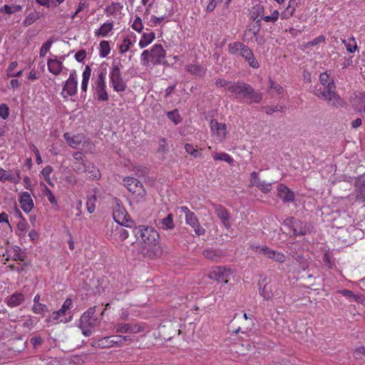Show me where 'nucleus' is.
<instances>
[{"mask_svg": "<svg viewBox=\"0 0 365 365\" xmlns=\"http://www.w3.org/2000/svg\"><path fill=\"white\" fill-rule=\"evenodd\" d=\"M185 149L186 150V152L189 154H190L191 155H192L193 157L195 158H197V157H200L201 155V153H199L196 149L194 147L193 145L192 144H190V143H186L185 145Z\"/></svg>", "mask_w": 365, "mask_h": 365, "instance_id": "obj_53", "label": "nucleus"}, {"mask_svg": "<svg viewBox=\"0 0 365 365\" xmlns=\"http://www.w3.org/2000/svg\"><path fill=\"white\" fill-rule=\"evenodd\" d=\"M112 325L116 333L138 334L144 331V327L138 323L113 322Z\"/></svg>", "mask_w": 365, "mask_h": 365, "instance_id": "obj_12", "label": "nucleus"}, {"mask_svg": "<svg viewBox=\"0 0 365 365\" xmlns=\"http://www.w3.org/2000/svg\"><path fill=\"white\" fill-rule=\"evenodd\" d=\"M155 38V34L153 31L143 33L138 43L140 48H144L150 45Z\"/></svg>", "mask_w": 365, "mask_h": 365, "instance_id": "obj_32", "label": "nucleus"}, {"mask_svg": "<svg viewBox=\"0 0 365 365\" xmlns=\"http://www.w3.org/2000/svg\"><path fill=\"white\" fill-rule=\"evenodd\" d=\"M279 13L277 10H274L270 16H262L261 19H255L257 23L259 22L261 20H264L266 22H276L279 19Z\"/></svg>", "mask_w": 365, "mask_h": 365, "instance_id": "obj_43", "label": "nucleus"}, {"mask_svg": "<svg viewBox=\"0 0 365 365\" xmlns=\"http://www.w3.org/2000/svg\"><path fill=\"white\" fill-rule=\"evenodd\" d=\"M166 51L160 43L153 45L151 48L144 50L140 55V64L144 66H154L165 63Z\"/></svg>", "mask_w": 365, "mask_h": 365, "instance_id": "obj_4", "label": "nucleus"}, {"mask_svg": "<svg viewBox=\"0 0 365 365\" xmlns=\"http://www.w3.org/2000/svg\"><path fill=\"white\" fill-rule=\"evenodd\" d=\"M113 23H104L98 29L95 31V34L98 36H107L113 30Z\"/></svg>", "mask_w": 365, "mask_h": 365, "instance_id": "obj_34", "label": "nucleus"}, {"mask_svg": "<svg viewBox=\"0 0 365 365\" xmlns=\"http://www.w3.org/2000/svg\"><path fill=\"white\" fill-rule=\"evenodd\" d=\"M14 259L15 260H16V259L23 260V256H22V254L21 253V249L19 247H16L15 248H14Z\"/></svg>", "mask_w": 365, "mask_h": 365, "instance_id": "obj_64", "label": "nucleus"}, {"mask_svg": "<svg viewBox=\"0 0 365 365\" xmlns=\"http://www.w3.org/2000/svg\"><path fill=\"white\" fill-rule=\"evenodd\" d=\"M131 340V337L127 335H115L111 336V341L113 346L116 345L118 346H121L125 341Z\"/></svg>", "mask_w": 365, "mask_h": 365, "instance_id": "obj_36", "label": "nucleus"}, {"mask_svg": "<svg viewBox=\"0 0 365 365\" xmlns=\"http://www.w3.org/2000/svg\"><path fill=\"white\" fill-rule=\"evenodd\" d=\"M53 172V168L51 165L46 166L41 171V174L43 176L45 180L49 184L52 185L53 183L51 181L50 179V175Z\"/></svg>", "mask_w": 365, "mask_h": 365, "instance_id": "obj_51", "label": "nucleus"}, {"mask_svg": "<svg viewBox=\"0 0 365 365\" xmlns=\"http://www.w3.org/2000/svg\"><path fill=\"white\" fill-rule=\"evenodd\" d=\"M324 41H325V37L324 36H319L317 38H316L313 39L312 41H311L310 42H309L308 44L309 46H314L317 45L319 43H322Z\"/></svg>", "mask_w": 365, "mask_h": 365, "instance_id": "obj_63", "label": "nucleus"}, {"mask_svg": "<svg viewBox=\"0 0 365 365\" xmlns=\"http://www.w3.org/2000/svg\"><path fill=\"white\" fill-rule=\"evenodd\" d=\"M230 275V272L226 267H217L210 273L209 277L218 282L227 283Z\"/></svg>", "mask_w": 365, "mask_h": 365, "instance_id": "obj_18", "label": "nucleus"}, {"mask_svg": "<svg viewBox=\"0 0 365 365\" xmlns=\"http://www.w3.org/2000/svg\"><path fill=\"white\" fill-rule=\"evenodd\" d=\"M164 19V16L157 17L155 16H152L150 18V26H155L159 24Z\"/></svg>", "mask_w": 365, "mask_h": 365, "instance_id": "obj_61", "label": "nucleus"}, {"mask_svg": "<svg viewBox=\"0 0 365 365\" xmlns=\"http://www.w3.org/2000/svg\"><path fill=\"white\" fill-rule=\"evenodd\" d=\"M339 292L344 296L345 297L348 298L350 302H360L361 301V297L359 295H356L349 289H342L339 291Z\"/></svg>", "mask_w": 365, "mask_h": 365, "instance_id": "obj_40", "label": "nucleus"}, {"mask_svg": "<svg viewBox=\"0 0 365 365\" xmlns=\"http://www.w3.org/2000/svg\"><path fill=\"white\" fill-rule=\"evenodd\" d=\"M86 173L90 174V178L93 179H98L101 177L99 170L91 163V166L88 168Z\"/></svg>", "mask_w": 365, "mask_h": 365, "instance_id": "obj_47", "label": "nucleus"}, {"mask_svg": "<svg viewBox=\"0 0 365 365\" xmlns=\"http://www.w3.org/2000/svg\"><path fill=\"white\" fill-rule=\"evenodd\" d=\"M96 307H90L85 312L80 319L79 327L84 336H88L91 334L93 329L98 324V318L94 314Z\"/></svg>", "mask_w": 365, "mask_h": 365, "instance_id": "obj_6", "label": "nucleus"}, {"mask_svg": "<svg viewBox=\"0 0 365 365\" xmlns=\"http://www.w3.org/2000/svg\"><path fill=\"white\" fill-rule=\"evenodd\" d=\"M110 81L112 87L116 92H123L125 90L127 86L123 81L121 71L118 65H113L110 72Z\"/></svg>", "mask_w": 365, "mask_h": 365, "instance_id": "obj_11", "label": "nucleus"}, {"mask_svg": "<svg viewBox=\"0 0 365 365\" xmlns=\"http://www.w3.org/2000/svg\"><path fill=\"white\" fill-rule=\"evenodd\" d=\"M110 52V43L108 41H102L100 43V56L106 57Z\"/></svg>", "mask_w": 365, "mask_h": 365, "instance_id": "obj_45", "label": "nucleus"}, {"mask_svg": "<svg viewBox=\"0 0 365 365\" xmlns=\"http://www.w3.org/2000/svg\"><path fill=\"white\" fill-rule=\"evenodd\" d=\"M132 28L137 32L140 33L143 29V24L141 19L139 16H136L132 24Z\"/></svg>", "mask_w": 365, "mask_h": 365, "instance_id": "obj_54", "label": "nucleus"}, {"mask_svg": "<svg viewBox=\"0 0 365 365\" xmlns=\"http://www.w3.org/2000/svg\"><path fill=\"white\" fill-rule=\"evenodd\" d=\"M167 116L175 125L178 124L180 122V120H181L180 115L178 111L176 110L168 112Z\"/></svg>", "mask_w": 365, "mask_h": 365, "instance_id": "obj_52", "label": "nucleus"}, {"mask_svg": "<svg viewBox=\"0 0 365 365\" xmlns=\"http://www.w3.org/2000/svg\"><path fill=\"white\" fill-rule=\"evenodd\" d=\"M21 180L20 176V170L19 169H16L14 170V173L11 171H6L4 170L2 168H0V181L2 182H5L6 181H9L13 182L14 184H18Z\"/></svg>", "mask_w": 365, "mask_h": 365, "instance_id": "obj_19", "label": "nucleus"}, {"mask_svg": "<svg viewBox=\"0 0 365 365\" xmlns=\"http://www.w3.org/2000/svg\"><path fill=\"white\" fill-rule=\"evenodd\" d=\"M284 225L290 227L292 230L294 235H304L306 234L307 230L305 227L302 228L300 226L302 222L294 217H288L284 221Z\"/></svg>", "mask_w": 365, "mask_h": 365, "instance_id": "obj_20", "label": "nucleus"}, {"mask_svg": "<svg viewBox=\"0 0 365 365\" xmlns=\"http://www.w3.org/2000/svg\"><path fill=\"white\" fill-rule=\"evenodd\" d=\"M213 207H214L215 214L220 219V220L222 221L224 226L226 227L227 228H229L230 226V217L228 213V211L225 207H223L222 205H214Z\"/></svg>", "mask_w": 365, "mask_h": 365, "instance_id": "obj_26", "label": "nucleus"}, {"mask_svg": "<svg viewBox=\"0 0 365 365\" xmlns=\"http://www.w3.org/2000/svg\"><path fill=\"white\" fill-rule=\"evenodd\" d=\"M53 43V41L52 39H49L42 45L39 52L40 57H44L46 55V53L50 50Z\"/></svg>", "mask_w": 365, "mask_h": 365, "instance_id": "obj_48", "label": "nucleus"}, {"mask_svg": "<svg viewBox=\"0 0 365 365\" xmlns=\"http://www.w3.org/2000/svg\"><path fill=\"white\" fill-rule=\"evenodd\" d=\"M158 150L163 153H165L168 151V143L165 138H161L160 140Z\"/></svg>", "mask_w": 365, "mask_h": 365, "instance_id": "obj_59", "label": "nucleus"}, {"mask_svg": "<svg viewBox=\"0 0 365 365\" xmlns=\"http://www.w3.org/2000/svg\"><path fill=\"white\" fill-rule=\"evenodd\" d=\"M41 18V14L38 11H33L29 13L23 21V25L25 27H28L33 24L35 21Z\"/></svg>", "mask_w": 365, "mask_h": 365, "instance_id": "obj_35", "label": "nucleus"}, {"mask_svg": "<svg viewBox=\"0 0 365 365\" xmlns=\"http://www.w3.org/2000/svg\"><path fill=\"white\" fill-rule=\"evenodd\" d=\"M278 197L284 202H293L294 200V194L289 188L283 184L277 187Z\"/></svg>", "mask_w": 365, "mask_h": 365, "instance_id": "obj_25", "label": "nucleus"}, {"mask_svg": "<svg viewBox=\"0 0 365 365\" xmlns=\"http://www.w3.org/2000/svg\"><path fill=\"white\" fill-rule=\"evenodd\" d=\"M9 115V107L4 103L0 104V116L3 119L5 120V119L8 118Z\"/></svg>", "mask_w": 365, "mask_h": 365, "instance_id": "obj_56", "label": "nucleus"}, {"mask_svg": "<svg viewBox=\"0 0 365 365\" xmlns=\"http://www.w3.org/2000/svg\"><path fill=\"white\" fill-rule=\"evenodd\" d=\"M26 299V295L24 293V290L23 289L21 292H16L12 294L6 299L5 302L8 307L14 308L24 303Z\"/></svg>", "mask_w": 365, "mask_h": 365, "instance_id": "obj_23", "label": "nucleus"}, {"mask_svg": "<svg viewBox=\"0 0 365 365\" xmlns=\"http://www.w3.org/2000/svg\"><path fill=\"white\" fill-rule=\"evenodd\" d=\"M259 294L266 300L271 299L274 295V286L270 281L267 282V279H263L259 283Z\"/></svg>", "mask_w": 365, "mask_h": 365, "instance_id": "obj_24", "label": "nucleus"}, {"mask_svg": "<svg viewBox=\"0 0 365 365\" xmlns=\"http://www.w3.org/2000/svg\"><path fill=\"white\" fill-rule=\"evenodd\" d=\"M78 87V78L76 71H72L68 78L66 81L62 90V96L64 98L73 96L76 94Z\"/></svg>", "mask_w": 365, "mask_h": 365, "instance_id": "obj_13", "label": "nucleus"}, {"mask_svg": "<svg viewBox=\"0 0 365 365\" xmlns=\"http://www.w3.org/2000/svg\"><path fill=\"white\" fill-rule=\"evenodd\" d=\"M133 233L138 240L144 245L142 249L143 254L151 256L158 245V232L151 227L140 225L133 229Z\"/></svg>", "mask_w": 365, "mask_h": 365, "instance_id": "obj_2", "label": "nucleus"}, {"mask_svg": "<svg viewBox=\"0 0 365 365\" xmlns=\"http://www.w3.org/2000/svg\"><path fill=\"white\" fill-rule=\"evenodd\" d=\"M228 51L233 55L244 58L254 68L259 67V63L255 59L250 48L242 42L235 41L230 43L227 46Z\"/></svg>", "mask_w": 365, "mask_h": 365, "instance_id": "obj_5", "label": "nucleus"}, {"mask_svg": "<svg viewBox=\"0 0 365 365\" xmlns=\"http://www.w3.org/2000/svg\"><path fill=\"white\" fill-rule=\"evenodd\" d=\"M86 56L85 50H80L75 54V58L78 62H82Z\"/></svg>", "mask_w": 365, "mask_h": 365, "instance_id": "obj_60", "label": "nucleus"}, {"mask_svg": "<svg viewBox=\"0 0 365 365\" xmlns=\"http://www.w3.org/2000/svg\"><path fill=\"white\" fill-rule=\"evenodd\" d=\"M228 91L232 93L235 98H245L250 103H259L262 99L261 93L256 91L251 86L244 82H232L228 87Z\"/></svg>", "mask_w": 365, "mask_h": 365, "instance_id": "obj_3", "label": "nucleus"}, {"mask_svg": "<svg viewBox=\"0 0 365 365\" xmlns=\"http://www.w3.org/2000/svg\"><path fill=\"white\" fill-rule=\"evenodd\" d=\"M71 166L75 173L82 174L86 173L88 168L91 166V162L83 153L75 152L73 154Z\"/></svg>", "mask_w": 365, "mask_h": 365, "instance_id": "obj_10", "label": "nucleus"}, {"mask_svg": "<svg viewBox=\"0 0 365 365\" xmlns=\"http://www.w3.org/2000/svg\"><path fill=\"white\" fill-rule=\"evenodd\" d=\"M106 69H98L97 71V77L94 79L92 85L95 96L101 101H106L108 99V95L106 90Z\"/></svg>", "mask_w": 365, "mask_h": 365, "instance_id": "obj_7", "label": "nucleus"}, {"mask_svg": "<svg viewBox=\"0 0 365 365\" xmlns=\"http://www.w3.org/2000/svg\"><path fill=\"white\" fill-rule=\"evenodd\" d=\"M31 150L36 155L37 164H38V165L41 164L43 161H42V159H41V157L40 155V152L38 150V148L34 145H33L31 146Z\"/></svg>", "mask_w": 365, "mask_h": 365, "instance_id": "obj_62", "label": "nucleus"}, {"mask_svg": "<svg viewBox=\"0 0 365 365\" xmlns=\"http://www.w3.org/2000/svg\"><path fill=\"white\" fill-rule=\"evenodd\" d=\"M158 226L160 229L162 230H171L175 227V224L173 222V215L172 214L168 215L167 217L159 219L158 222Z\"/></svg>", "mask_w": 365, "mask_h": 365, "instance_id": "obj_31", "label": "nucleus"}, {"mask_svg": "<svg viewBox=\"0 0 365 365\" xmlns=\"http://www.w3.org/2000/svg\"><path fill=\"white\" fill-rule=\"evenodd\" d=\"M19 202L22 210L25 212H29L34 207L33 200L28 192H24L21 194Z\"/></svg>", "mask_w": 365, "mask_h": 365, "instance_id": "obj_27", "label": "nucleus"}, {"mask_svg": "<svg viewBox=\"0 0 365 365\" xmlns=\"http://www.w3.org/2000/svg\"><path fill=\"white\" fill-rule=\"evenodd\" d=\"M22 7L23 6L21 5H4L1 8V11L2 13H5L10 15L21 11L22 9Z\"/></svg>", "mask_w": 365, "mask_h": 365, "instance_id": "obj_41", "label": "nucleus"}, {"mask_svg": "<svg viewBox=\"0 0 365 365\" xmlns=\"http://www.w3.org/2000/svg\"><path fill=\"white\" fill-rule=\"evenodd\" d=\"M72 300L70 298H67L58 311L52 312L49 317V321L54 323L66 322L67 320H63L61 318L66 316V312L72 307Z\"/></svg>", "mask_w": 365, "mask_h": 365, "instance_id": "obj_16", "label": "nucleus"}, {"mask_svg": "<svg viewBox=\"0 0 365 365\" xmlns=\"http://www.w3.org/2000/svg\"><path fill=\"white\" fill-rule=\"evenodd\" d=\"M91 345L95 348L106 349L113 346L111 336H105L100 339H93Z\"/></svg>", "mask_w": 365, "mask_h": 365, "instance_id": "obj_29", "label": "nucleus"}, {"mask_svg": "<svg viewBox=\"0 0 365 365\" xmlns=\"http://www.w3.org/2000/svg\"><path fill=\"white\" fill-rule=\"evenodd\" d=\"M41 185L43 187V195L46 197L49 202L53 205H57V200L51 190L43 183Z\"/></svg>", "mask_w": 365, "mask_h": 365, "instance_id": "obj_37", "label": "nucleus"}, {"mask_svg": "<svg viewBox=\"0 0 365 365\" xmlns=\"http://www.w3.org/2000/svg\"><path fill=\"white\" fill-rule=\"evenodd\" d=\"M131 45V40L128 37L125 38L123 42L119 46V50L120 53H124L127 52L130 49Z\"/></svg>", "mask_w": 365, "mask_h": 365, "instance_id": "obj_49", "label": "nucleus"}, {"mask_svg": "<svg viewBox=\"0 0 365 365\" xmlns=\"http://www.w3.org/2000/svg\"><path fill=\"white\" fill-rule=\"evenodd\" d=\"M250 249L253 252L263 255L275 262H284L286 261V256L283 253L273 250L266 245H259L252 243L250 245Z\"/></svg>", "mask_w": 365, "mask_h": 365, "instance_id": "obj_9", "label": "nucleus"}, {"mask_svg": "<svg viewBox=\"0 0 365 365\" xmlns=\"http://www.w3.org/2000/svg\"><path fill=\"white\" fill-rule=\"evenodd\" d=\"M343 43L346 50L350 52H354L357 48L356 41L354 38H349L347 40H344Z\"/></svg>", "mask_w": 365, "mask_h": 365, "instance_id": "obj_44", "label": "nucleus"}, {"mask_svg": "<svg viewBox=\"0 0 365 365\" xmlns=\"http://www.w3.org/2000/svg\"><path fill=\"white\" fill-rule=\"evenodd\" d=\"M96 200L97 196L95 194L88 197L86 206L87 210L89 213H93L95 211Z\"/></svg>", "mask_w": 365, "mask_h": 365, "instance_id": "obj_46", "label": "nucleus"}, {"mask_svg": "<svg viewBox=\"0 0 365 365\" xmlns=\"http://www.w3.org/2000/svg\"><path fill=\"white\" fill-rule=\"evenodd\" d=\"M62 59H58L56 56H54L53 58H48L47 60V66L48 71L55 75L58 76L63 71L64 66L63 65V57Z\"/></svg>", "mask_w": 365, "mask_h": 365, "instance_id": "obj_22", "label": "nucleus"}, {"mask_svg": "<svg viewBox=\"0 0 365 365\" xmlns=\"http://www.w3.org/2000/svg\"><path fill=\"white\" fill-rule=\"evenodd\" d=\"M212 136L215 140L222 143L227 135V126L224 123H220L216 120H212L210 123Z\"/></svg>", "mask_w": 365, "mask_h": 365, "instance_id": "obj_14", "label": "nucleus"}, {"mask_svg": "<svg viewBox=\"0 0 365 365\" xmlns=\"http://www.w3.org/2000/svg\"><path fill=\"white\" fill-rule=\"evenodd\" d=\"M185 222L194 229L197 235L200 236L205 234V230L200 225L197 216L193 212L185 216Z\"/></svg>", "mask_w": 365, "mask_h": 365, "instance_id": "obj_21", "label": "nucleus"}, {"mask_svg": "<svg viewBox=\"0 0 365 365\" xmlns=\"http://www.w3.org/2000/svg\"><path fill=\"white\" fill-rule=\"evenodd\" d=\"M213 158L215 160H222L228 163L229 164H232L233 162V158L226 153H216L213 154Z\"/></svg>", "mask_w": 365, "mask_h": 365, "instance_id": "obj_42", "label": "nucleus"}, {"mask_svg": "<svg viewBox=\"0 0 365 365\" xmlns=\"http://www.w3.org/2000/svg\"><path fill=\"white\" fill-rule=\"evenodd\" d=\"M114 220L120 225L129 227L128 224L129 221V216L128 215L125 209L122 206L119 202H116V205L113 208V213Z\"/></svg>", "mask_w": 365, "mask_h": 365, "instance_id": "obj_15", "label": "nucleus"}, {"mask_svg": "<svg viewBox=\"0 0 365 365\" xmlns=\"http://www.w3.org/2000/svg\"><path fill=\"white\" fill-rule=\"evenodd\" d=\"M356 198L360 202H365V179H359L355 185Z\"/></svg>", "mask_w": 365, "mask_h": 365, "instance_id": "obj_30", "label": "nucleus"}, {"mask_svg": "<svg viewBox=\"0 0 365 365\" xmlns=\"http://www.w3.org/2000/svg\"><path fill=\"white\" fill-rule=\"evenodd\" d=\"M123 183L127 189L135 195L138 202L145 201L146 190L138 179L128 177L123 179Z\"/></svg>", "mask_w": 365, "mask_h": 365, "instance_id": "obj_8", "label": "nucleus"}, {"mask_svg": "<svg viewBox=\"0 0 365 365\" xmlns=\"http://www.w3.org/2000/svg\"><path fill=\"white\" fill-rule=\"evenodd\" d=\"M186 70L187 72L197 76H201L204 74L203 68L194 63L186 66Z\"/></svg>", "mask_w": 365, "mask_h": 365, "instance_id": "obj_38", "label": "nucleus"}, {"mask_svg": "<svg viewBox=\"0 0 365 365\" xmlns=\"http://www.w3.org/2000/svg\"><path fill=\"white\" fill-rule=\"evenodd\" d=\"M269 88L271 90H273L278 93H282L283 92V88L279 84L275 83L272 79H269Z\"/></svg>", "mask_w": 365, "mask_h": 365, "instance_id": "obj_57", "label": "nucleus"}, {"mask_svg": "<svg viewBox=\"0 0 365 365\" xmlns=\"http://www.w3.org/2000/svg\"><path fill=\"white\" fill-rule=\"evenodd\" d=\"M63 138L67 143L73 148H77L84 140L83 134L71 135L69 133H65Z\"/></svg>", "mask_w": 365, "mask_h": 365, "instance_id": "obj_28", "label": "nucleus"}, {"mask_svg": "<svg viewBox=\"0 0 365 365\" xmlns=\"http://www.w3.org/2000/svg\"><path fill=\"white\" fill-rule=\"evenodd\" d=\"M251 180L250 187H257L259 190L264 193L270 192L272 189V183L267 182L264 180H261L259 178L258 173L255 171L251 173Z\"/></svg>", "mask_w": 365, "mask_h": 365, "instance_id": "obj_17", "label": "nucleus"}, {"mask_svg": "<svg viewBox=\"0 0 365 365\" xmlns=\"http://www.w3.org/2000/svg\"><path fill=\"white\" fill-rule=\"evenodd\" d=\"M31 344L33 345L34 348H36L38 346L41 345L43 342L42 339L39 336H34L31 337L30 339Z\"/></svg>", "mask_w": 365, "mask_h": 365, "instance_id": "obj_58", "label": "nucleus"}, {"mask_svg": "<svg viewBox=\"0 0 365 365\" xmlns=\"http://www.w3.org/2000/svg\"><path fill=\"white\" fill-rule=\"evenodd\" d=\"M32 311L35 314H43L48 311L47 306L44 304L38 303L34 304L32 307Z\"/></svg>", "mask_w": 365, "mask_h": 365, "instance_id": "obj_50", "label": "nucleus"}, {"mask_svg": "<svg viewBox=\"0 0 365 365\" xmlns=\"http://www.w3.org/2000/svg\"><path fill=\"white\" fill-rule=\"evenodd\" d=\"M203 255L205 258L212 259L214 261L218 260L221 257V254L213 250V249H207L203 252Z\"/></svg>", "mask_w": 365, "mask_h": 365, "instance_id": "obj_39", "label": "nucleus"}, {"mask_svg": "<svg viewBox=\"0 0 365 365\" xmlns=\"http://www.w3.org/2000/svg\"><path fill=\"white\" fill-rule=\"evenodd\" d=\"M91 76V68L89 66H86L83 74L81 88L82 91L86 92L88 89V82Z\"/></svg>", "mask_w": 365, "mask_h": 365, "instance_id": "obj_33", "label": "nucleus"}, {"mask_svg": "<svg viewBox=\"0 0 365 365\" xmlns=\"http://www.w3.org/2000/svg\"><path fill=\"white\" fill-rule=\"evenodd\" d=\"M232 82L226 81L222 78H218L215 81V85L218 88H225L227 91H228V87L230 86Z\"/></svg>", "mask_w": 365, "mask_h": 365, "instance_id": "obj_55", "label": "nucleus"}, {"mask_svg": "<svg viewBox=\"0 0 365 365\" xmlns=\"http://www.w3.org/2000/svg\"><path fill=\"white\" fill-rule=\"evenodd\" d=\"M319 81L322 86L315 88L314 94L329 105L335 107L342 106L344 102L335 91L334 80L327 73H322L319 76Z\"/></svg>", "mask_w": 365, "mask_h": 365, "instance_id": "obj_1", "label": "nucleus"}]
</instances>
